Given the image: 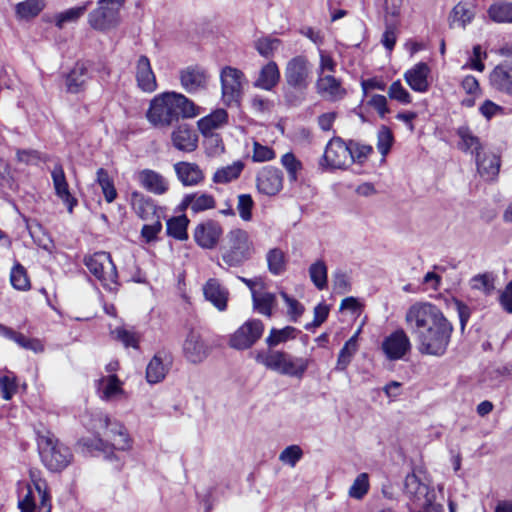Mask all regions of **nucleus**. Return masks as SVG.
Listing matches in <instances>:
<instances>
[{"label": "nucleus", "mask_w": 512, "mask_h": 512, "mask_svg": "<svg viewBox=\"0 0 512 512\" xmlns=\"http://www.w3.org/2000/svg\"><path fill=\"white\" fill-rule=\"evenodd\" d=\"M489 18L496 23H512V2L500 1L488 8Z\"/></svg>", "instance_id": "obj_40"}, {"label": "nucleus", "mask_w": 512, "mask_h": 512, "mask_svg": "<svg viewBox=\"0 0 512 512\" xmlns=\"http://www.w3.org/2000/svg\"><path fill=\"white\" fill-rule=\"evenodd\" d=\"M297 333L298 330L292 326H286L283 329L272 328L269 336L266 338V343L269 347H275L289 339H294Z\"/></svg>", "instance_id": "obj_48"}, {"label": "nucleus", "mask_w": 512, "mask_h": 512, "mask_svg": "<svg viewBox=\"0 0 512 512\" xmlns=\"http://www.w3.org/2000/svg\"><path fill=\"white\" fill-rule=\"evenodd\" d=\"M255 360L267 369L298 379L303 378L311 362L309 358L295 357L278 350L259 351Z\"/></svg>", "instance_id": "obj_4"}, {"label": "nucleus", "mask_w": 512, "mask_h": 512, "mask_svg": "<svg viewBox=\"0 0 512 512\" xmlns=\"http://www.w3.org/2000/svg\"><path fill=\"white\" fill-rule=\"evenodd\" d=\"M101 427H104L106 437L110 440V448L125 451L131 447V439L126 428L118 421L111 420L107 415H101L99 417Z\"/></svg>", "instance_id": "obj_14"}, {"label": "nucleus", "mask_w": 512, "mask_h": 512, "mask_svg": "<svg viewBox=\"0 0 512 512\" xmlns=\"http://www.w3.org/2000/svg\"><path fill=\"white\" fill-rule=\"evenodd\" d=\"M349 150L351 151V164L356 162L359 164L364 163L369 155L373 152L370 145L362 144L355 140L348 141Z\"/></svg>", "instance_id": "obj_49"}, {"label": "nucleus", "mask_w": 512, "mask_h": 512, "mask_svg": "<svg viewBox=\"0 0 512 512\" xmlns=\"http://www.w3.org/2000/svg\"><path fill=\"white\" fill-rule=\"evenodd\" d=\"M168 372V365L164 364L160 353L154 355L146 368V379L150 384L161 382Z\"/></svg>", "instance_id": "obj_37"}, {"label": "nucleus", "mask_w": 512, "mask_h": 512, "mask_svg": "<svg viewBox=\"0 0 512 512\" xmlns=\"http://www.w3.org/2000/svg\"><path fill=\"white\" fill-rule=\"evenodd\" d=\"M121 384L116 375H109L98 381V391L103 399L110 400L123 393Z\"/></svg>", "instance_id": "obj_39"}, {"label": "nucleus", "mask_w": 512, "mask_h": 512, "mask_svg": "<svg viewBox=\"0 0 512 512\" xmlns=\"http://www.w3.org/2000/svg\"><path fill=\"white\" fill-rule=\"evenodd\" d=\"M280 296L283 298L285 303L288 306V314L291 316L293 321H297V319L303 314L304 306L297 301L296 299L290 297L286 292L280 291Z\"/></svg>", "instance_id": "obj_62"}, {"label": "nucleus", "mask_w": 512, "mask_h": 512, "mask_svg": "<svg viewBox=\"0 0 512 512\" xmlns=\"http://www.w3.org/2000/svg\"><path fill=\"white\" fill-rule=\"evenodd\" d=\"M205 300L210 302L218 311H225L228 306L229 290L218 279L210 278L203 285Z\"/></svg>", "instance_id": "obj_21"}, {"label": "nucleus", "mask_w": 512, "mask_h": 512, "mask_svg": "<svg viewBox=\"0 0 512 512\" xmlns=\"http://www.w3.org/2000/svg\"><path fill=\"white\" fill-rule=\"evenodd\" d=\"M281 163L288 173L289 180L296 181L297 173L302 169V163L291 152H288L281 157Z\"/></svg>", "instance_id": "obj_56"}, {"label": "nucleus", "mask_w": 512, "mask_h": 512, "mask_svg": "<svg viewBox=\"0 0 512 512\" xmlns=\"http://www.w3.org/2000/svg\"><path fill=\"white\" fill-rule=\"evenodd\" d=\"M280 80V72L277 64L271 61L264 65L254 82V86L263 90H272Z\"/></svg>", "instance_id": "obj_34"}, {"label": "nucleus", "mask_w": 512, "mask_h": 512, "mask_svg": "<svg viewBox=\"0 0 512 512\" xmlns=\"http://www.w3.org/2000/svg\"><path fill=\"white\" fill-rule=\"evenodd\" d=\"M221 259L228 267H240L253 255V242L247 231L235 228L230 230L221 247Z\"/></svg>", "instance_id": "obj_5"}, {"label": "nucleus", "mask_w": 512, "mask_h": 512, "mask_svg": "<svg viewBox=\"0 0 512 512\" xmlns=\"http://www.w3.org/2000/svg\"><path fill=\"white\" fill-rule=\"evenodd\" d=\"M456 135L459 137L458 148L464 153H471L475 158L481 154L483 145L467 125H462L456 129Z\"/></svg>", "instance_id": "obj_32"}, {"label": "nucleus", "mask_w": 512, "mask_h": 512, "mask_svg": "<svg viewBox=\"0 0 512 512\" xmlns=\"http://www.w3.org/2000/svg\"><path fill=\"white\" fill-rule=\"evenodd\" d=\"M97 183L102 189L105 200L108 203H112L117 198V191L113 180L104 168H99L97 170Z\"/></svg>", "instance_id": "obj_47"}, {"label": "nucleus", "mask_w": 512, "mask_h": 512, "mask_svg": "<svg viewBox=\"0 0 512 512\" xmlns=\"http://www.w3.org/2000/svg\"><path fill=\"white\" fill-rule=\"evenodd\" d=\"M489 81L496 91L512 96V64L497 65L490 73Z\"/></svg>", "instance_id": "obj_27"}, {"label": "nucleus", "mask_w": 512, "mask_h": 512, "mask_svg": "<svg viewBox=\"0 0 512 512\" xmlns=\"http://www.w3.org/2000/svg\"><path fill=\"white\" fill-rule=\"evenodd\" d=\"M404 494L413 512H443V505L437 501L435 489L415 472L405 477Z\"/></svg>", "instance_id": "obj_3"}, {"label": "nucleus", "mask_w": 512, "mask_h": 512, "mask_svg": "<svg viewBox=\"0 0 512 512\" xmlns=\"http://www.w3.org/2000/svg\"><path fill=\"white\" fill-rule=\"evenodd\" d=\"M475 162L478 173L484 179L492 181L498 176L501 165L500 157L498 155L480 154L475 158Z\"/></svg>", "instance_id": "obj_33"}, {"label": "nucleus", "mask_w": 512, "mask_h": 512, "mask_svg": "<svg viewBox=\"0 0 512 512\" xmlns=\"http://www.w3.org/2000/svg\"><path fill=\"white\" fill-rule=\"evenodd\" d=\"M215 207L216 200L213 195L205 192H194L183 196L178 209L179 211L190 209L194 214H197Z\"/></svg>", "instance_id": "obj_23"}, {"label": "nucleus", "mask_w": 512, "mask_h": 512, "mask_svg": "<svg viewBox=\"0 0 512 512\" xmlns=\"http://www.w3.org/2000/svg\"><path fill=\"white\" fill-rule=\"evenodd\" d=\"M53 185L56 195L67 205L68 211L72 213L74 206L77 205V199L69 191V185L66 180L64 169L61 164H56L51 172Z\"/></svg>", "instance_id": "obj_25"}, {"label": "nucleus", "mask_w": 512, "mask_h": 512, "mask_svg": "<svg viewBox=\"0 0 512 512\" xmlns=\"http://www.w3.org/2000/svg\"><path fill=\"white\" fill-rule=\"evenodd\" d=\"M136 80L139 88L145 92H153L157 87L150 60L145 55H141L137 60Z\"/></svg>", "instance_id": "obj_31"}, {"label": "nucleus", "mask_w": 512, "mask_h": 512, "mask_svg": "<svg viewBox=\"0 0 512 512\" xmlns=\"http://www.w3.org/2000/svg\"><path fill=\"white\" fill-rule=\"evenodd\" d=\"M91 1H87L84 4L69 8L63 12L58 13L55 16V24L58 28H63L66 23H74L78 21L87 11L91 5Z\"/></svg>", "instance_id": "obj_42"}, {"label": "nucleus", "mask_w": 512, "mask_h": 512, "mask_svg": "<svg viewBox=\"0 0 512 512\" xmlns=\"http://www.w3.org/2000/svg\"><path fill=\"white\" fill-rule=\"evenodd\" d=\"M253 306L261 314L271 317L272 310L277 304L276 295L271 292L253 291Z\"/></svg>", "instance_id": "obj_38"}, {"label": "nucleus", "mask_w": 512, "mask_h": 512, "mask_svg": "<svg viewBox=\"0 0 512 512\" xmlns=\"http://www.w3.org/2000/svg\"><path fill=\"white\" fill-rule=\"evenodd\" d=\"M263 331L261 320H248L230 336L229 345L236 350L249 349L261 338Z\"/></svg>", "instance_id": "obj_13"}, {"label": "nucleus", "mask_w": 512, "mask_h": 512, "mask_svg": "<svg viewBox=\"0 0 512 512\" xmlns=\"http://www.w3.org/2000/svg\"><path fill=\"white\" fill-rule=\"evenodd\" d=\"M130 202L135 213L143 220H150L160 216L154 200L141 192L133 191Z\"/></svg>", "instance_id": "obj_29"}, {"label": "nucleus", "mask_w": 512, "mask_h": 512, "mask_svg": "<svg viewBox=\"0 0 512 512\" xmlns=\"http://www.w3.org/2000/svg\"><path fill=\"white\" fill-rule=\"evenodd\" d=\"M222 233V227L218 222L207 220L196 226L193 237L200 247L212 249L217 245Z\"/></svg>", "instance_id": "obj_19"}, {"label": "nucleus", "mask_w": 512, "mask_h": 512, "mask_svg": "<svg viewBox=\"0 0 512 512\" xmlns=\"http://www.w3.org/2000/svg\"><path fill=\"white\" fill-rule=\"evenodd\" d=\"M114 333L116 334V338L121 341L125 347L138 348V337L134 332L118 328Z\"/></svg>", "instance_id": "obj_64"}, {"label": "nucleus", "mask_w": 512, "mask_h": 512, "mask_svg": "<svg viewBox=\"0 0 512 512\" xmlns=\"http://www.w3.org/2000/svg\"><path fill=\"white\" fill-rule=\"evenodd\" d=\"M152 223L143 225L141 229V236L145 239L147 243L155 241L157 239V235L162 230L161 217L157 216L154 219H151Z\"/></svg>", "instance_id": "obj_59"}, {"label": "nucleus", "mask_w": 512, "mask_h": 512, "mask_svg": "<svg viewBox=\"0 0 512 512\" xmlns=\"http://www.w3.org/2000/svg\"><path fill=\"white\" fill-rule=\"evenodd\" d=\"M124 3L125 0H99L98 7L88 15L90 26L101 31L115 26Z\"/></svg>", "instance_id": "obj_8"}, {"label": "nucleus", "mask_w": 512, "mask_h": 512, "mask_svg": "<svg viewBox=\"0 0 512 512\" xmlns=\"http://www.w3.org/2000/svg\"><path fill=\"white\" fill-rule=\"evenodd\" d=\"M284 76L288 87L305 92L311 76V64L307 57L298 55L291 58L286 64Z\"/></svg>", "instance_id": "obj_9"}, {"label": "nucleus", "mask_w": 512, "mask_h": 512, "mask_svg": "<svg viewBox=\"0 0 512 512\" xmlns=\"http://www.w3.org/2000/svg\"><path fill=\"white\" fill-rule=\"evenodd\" d=\"M78 445L82 448V451L86 453L93 454L95 452H101L107 459H111L113 456L109 442L104 441L98 436L83 437L78 441Z\"/></svg>", "instance_id": "obj_36"}, {"label": "nucleus", "mask_w": 512, "mask_h": 512, "mask_svg": "<svg viewBox=\"0 0 512 512\" xmlns=\"http://www.w3.org/2000/svg\"><path fill=\"white\" fill-rule=\"evenodd\" d=\"M309 274L319 290H323L327 286V267L323 261L313 263L309 268Z\"/></svg>", "instance_id": "obj_50"}, {"label": "nucleus", "mask_w": 512, "mask_h": 512, "mask_svg": "<svg viewBox=\"0 0 512 512\" xmlns=\"http://www.w3.org/2000/svg\"><path fill=\"white\" fill-rule=\"evenodd\" d=\"M208 74L200 66H188L180 71V83L189 94L205 90L208 84Z\"/></svg>", "instance_id": "obj_18"}, {"label": "nucleus", "mask_w": 512, "mask_h": 512, "mask_svg": "<svg viewBox=\"0 0 512 512\" xmlns=\"http://www.w3.org/2000/svg\"><path fill=\"white\" fill-rule=\"evenodd\" d=\"M392 143L393 134L391 130L386 126H382V128L378 132L377 148L379 152L383 156H386L392 146Z\"/></svg>", "instance_id": "obj_61"}, {"label": "nucleus", "mask_w": 512, "mask_h": 512, "mask_svg": "<svg viewBox=\"0 0 512 512\" xmlns=\"http://www.w3.org/2000/svg\"><path fill=\"white\" fill-rule=\"evenodd\" d=\"M369 489V480L366 473L359 474L349 489V496L354 499L363 498Z\"/></svg>", "instance_id": "obj_54"}, {"label": "nucleus", "mask_w": 512, "mask_h": 512, "mask_svg": "<svg viewBox=\"0 0 512 512\" xmlns=\"http://www.w3.org/2000/svg\"><path fill=\"white\" fill-rule=\"evenodd\" d=\"M173 146L182 152L190 153L198 146V136L188 124H180L171 133Z\"/></svg>", "instance_id": "obj_24"}, {"label": "nucleus", "mask_w": 512, "mask_h": 512, "mask_svg": "<svg viewBox=\"0 0 512 512\" xmlns=\"http://www.w3.org/2000/svg\"><path fill=\"white\" fill-rule=\"evenodd\" d=\"M244 74L239 69L226 66L221 70L222 100L227 106H237L242 97Z\"/></svg>", "instance_id": "obj_10"}, {"label": "nucleus", "mask_w": 512, "mask_h": 512, "mask_svg": "<svg viewBox=\"0 0 512 512\" xmlns=\"http://www.w3.org/2000/svg\"><path fill=\"white\" fill-rule=\"evenodd\" d=\"M280 40L277 38H261L256 42V49L260 55L268 58L273 55L274 51L278 49Z\"/></svg>", "instance_id": "obj_58"}, {"label": "nucleus", "mask_w": 512, "mask_h": 512, "mask_svg": "<svg viewBox=\"0 0 512 512\" xmlns=\"http://www.w3.org/2000/svg\"><path fill=\"white\" fill-rule=\"evenodd\" d=\"M254 205V201L250 194H240L238 196L237 210L243 221L252 220V209L254 208Z\"/></svg>", "instance_id": "obj_55"}, {"label": "nucleus", "mask_w": 512, "mask_h": 512, "mask_svg": "<svg viewBox=\"0 0 512 512\" xmlns=\"http://www.w3.org/2000/svg\"><path fill=\"white\" fill-rule=\"evenodd\" d=\"M388 95L391 99H395L403 104H409L411 102L409 92L403 87L399 80L394 81L390 85Z\"/></svg>", "instance_id": "obj_60"}, {"label": "nucleus", "mask_w": 512, "mask_h": 512, "mask_svg": "<svg viewBox=\"0 0 512 512\" xmlns=\"http://www.w3.org/2000/svg\"><path fill=\"white\" fill-rule=\"evenodd\" d=\"M243 168L244 164L241 161H236L231 165L217 169L212 180L217 184L229 183L240 176Z\"/></svg>", "instance_id": "obj_41"}, {"label": "nucleus", "mask_w": 512, "mask_h": 512, "mask_svg": "<svg viewBox=\"0 0 512 512\" xmlns=\"http://www.w3.org/2000/svg\"><path fill=\"white\" fill-rule=\"evenodd\" d=\"M31 477H34L33 474H31ZM32 482L38 494L39 503L36 504L32 487L27 485L26 495L18 502L21 512H51V497L47 490L46 481L40 478H32Z\"/></svg>", "instance_id": "obj_12"}, {"label": "nucleus", "mask_w": 512, "mask_h": 512, "mask_svg": "<svg viewBox=\"0 0 512 512\" xmlns=\"http://www.w3.org/2000/svg\"><path fill=\"white\" fill-rule=\"evenodd\" d=\"M405 321L417 340L421 354L437 357L445 354L453 325L440 308L428 302H416L408 308Z\"/></svg>", "instance_id": "obj_1"}, {"label": "nucleus", "mask_w": 512, "mask_h": 512, "mask_svg": "<svg viewBox=\"0 0 512 512\" xmlns=\"http://www.w3.org/2000/svg\"><path fill=\"white\" fill-rule=\"evenodd\" d=\"M471 287L489 295L495 289L494 277L491 273L478 274L471 279Z\"/></svg>", "instance_id": "obj_53"}, {"label": "nucleus", "mask_w": 512, "mask_h": 512, "mask_svg": "<svg viewBox=\"0 0 512 512\" xmlns=\"http://www.w3.org/2000/svg\"><path fill=\"white\" fill-rule=\"evenodd\" d=\"M429 74V66L424 62H419L413 68L406 71L404 78L412 90L424 93L429 89Z\"/></svg>", "instance_id": "obj_28"}, {"label": "nucleus", "mask_w": 512, "mask_h": 512, "mask_svg": "<svg viewBox=\"0 0 512 512\" xmlns=\"http://www.w3.org/2000/svg\"><path fill=\"white\" fill-rule=\"evenodd\" d=\"M10 281L12 286L17 290L25 291L30 288V281L26 270L19 263L15 264L11 270Z\"/></svg>", "instance_id": "obj_51"}, {"label": "nucleus", "mask_w": 512, "mask_h": 512, "mask_svg": "<svg viewBox=\"0 0 512 512\" xmlns=\"http://www.w3.org/2000/svg\"><path fill=\"white\" fill-rule=\"evenodd\" d=\"M274 157L275 153L270 147L254 142L252 156L254 162H265L273 159Z\"/></svg>", "instance_id": "obj_63"}, {"label": "nucleus", "mask_w": 512, "mask_h": 512, "mask_svg": "<svg viewBox=\"0 0 512 512\" xmlns=\"http://www.w3.org/2000/svg\"><path fill=\"white\" fill-rule=\"evenodd\" d=\"M173 168L177 179L185 187L197 186L205 179L204 172L196 163L180 161Z\"/></svg>", "instance_id": "obj_22"}, {"label": "nucleus", "mask_w": 512, "mask_h": 512, "mask_svg": "<svg viewBox=\"0 0 512 512\" xmlns=\"http://www.w3.org/2000/svg\"><path fill=\"white\" fill-rule=\"evenodd\" d=\"M228 120V114L224 109H217L211 114L201 118L198 122V128L203 135L212 133L213 130L223 126Z\"/></svg>", "instance_id": "obj_35"}, {"label": "nucleus", "mask_w": 512, "mask_h": 512, "mask_svg": "<svg viewBox=\"0 0 512 512\" xmlns=\"http://www.w3.org/2000/svg\"><path fill=\"white\" fill-rule=\"evenodd\" d=\"M283 187V174L274 167H264L257 175V189L260 193L273 196Z\"/></svg>", "instance_id": "obj_20"}, {"label": "nucleus", "mask_w": 512, "mask_h": 512, "mask_svg": "<svg viewBox=\"0 0 512 512\" xmlns=\"http://www.w3.org/2000/svg\"><path fill=\"white\" fill-rule=\"evenodd\" d=\"M185 358L194 364L203 362L209 355V347L203 341L200 332L191 328L182 345Z\"/></svg>", "instance_id": "obj_15"}, {"label": "nucleus", "mask_w": 512, "mask_h": 512, "mask_svg": "<svg viewBox=\"0 0 512 512\" xmlns=\"http://www.w3.org/2000/svg\"><path fill=\"white\" fill-rule=\"evenodd\" d=\"M411 349L410 340L403 329H398L382 342V350L389 360L402 359Z\"/></svg>", "instance_id": "obj_16"}, {"label": "nucleus", "mask_w": 512, "mask_h": 512, "mask_svg": "<svg viewBox=\"0 0 512 512\" xmlns=\"http://www.w3.org/2000/svg\"><path fill=\"white\" fill-rule=\"evenodd\" d=\"M45 7L43 0H25L16 4V15L20 19H31L36 17Z\"/></svg>", "instance_id": "obj_45"}, {"label": "nucleus", "mask_w": 512, "mask_h": 512, "mask_svg": "<svg viewBox=\"0 0 512 512\" xmlns=\"http://www.w3.org/2000/svg\"><path fill=\"white\" fill-rule=\"evenodd\" d=\"M89 272L97 278L105 288L113 290L117 285L118 273L111 255L107 252H96L84 259Z\"/></svg>", "instance_id": "obj_7"}, {"label": "nucleus", "mask_w": 512, "mask_h": 512, "mask_svg": "<svg viewBox=\"0 0 512 512\" xmlns=\"http://www.w3.org/2000/svg\"><path fill=\"white\" fill-rule=\"evenodd\" d=\"M452 22H458L461 27H465L474 18V11L467 3H458L452 10Z\"/></svg>", "instance_id": "obj_52"}, {"label": "nucleus", "mask_w": 512, "mask_h": 512, "mask_svg": "<svg viewBox=\"0 0 512 512\" xmlns=\"http://www.w3.org/2000/svg\"><path fill=\"white\" fill-rule=\"evenodd\" d=\"M189 222L186 215L170 218L167 221V234L180 241L188 239L187 228Z\"/></svg>", "instance_id": "obj_44"}, {"label": "nucleus", "mask_w": 512, "mask_h": 512, "mask_svg": "<svg viewBox=\"0 0 512 512\" xmlns=\"http://www.w3.org/2000/svg\"><path fill=\"white\" fill-rule=\"evenodd\" d=\"M315 88L322 98L330 102L340 101L347 95V90L343 87L342 81L330 74H319Z\"/></svg>", "instance_id": "obj_17"}, {"label": "nucleus", "mask_w": 512, "mask_h": 512, "mask_svg": "<svg viewBox=\"0 0 512 512\" xmlns=\"http://www.w3.org/2000/svg\"><path fill=\"white\" fill-rule=\"evenodd\" d=\"M90 78L88 68L84 62L78 61L66 75L65 85L68 93L77 94L85 89Z\"/></svg>", "instance_id": "obj_30"}, {"label": "nucleus", "mask_w": 512, "mask_h": 512, "mask_svg": "<svg viewBox=\"0 0 512 512\" xmlns=\"http://www.w3.org/2000/svg\"><path fill=\"white\" fill-rule=\"evenodd\" d=\"M303 451L298 445H291L286 447L279 455V460L285 464L294 467L297 462L302 458Z\"/></svg>", "instance_id": "obj_57"}, {"label": "nucleus", "mask_w": 512, "mask_h": 512, "mask_svg": "<svg viewBox=\"0 0 512 512\" xmlns=\"http://www.w3.org/2000/svg\"><path fill=\"white\" fill-rule=\"evenodd\" d=\"M200 107L185 95L168 91L155 96L146 113L147 120L157 128H168L180 119L195 118Z\"/></svg>", "instance_id": "obj_2"}, {"label": "nucleus", "mask_w": 512, "mask_h": 512, "mask_svg": "<svg viewBox=\"0 0 512 512\" xmlns=\"http://www.w3.org/2000/svg\"><path fill=\"white\" fill-rule=\"evenodd\" d=\"M268 270L273 275H281L286 271V258L284 252L279 248H273L266 255Z\"/></svg>", "instance_id": "obj_46"}, {"label": "nucleus", "mask_w": 512, "mask_h": 512, "mask_svg": "<svg viewBox=\"0 0 512 512\" xmlns=\"http://www.w3.org/2000/svg\"><path fill=\"white\" fill-rule=\"evenodd\" d=\"M38 449L43 464L53 472L65 469L71 462V450L50 432L38 436Z\"/></svg>", "instance_id": "obj_6"}, {"label": "nucleus", "mask_w": 512, "mask_h": 512, "mask_svg": "<svg viewBox=\"0 0 512 512\" xmlns=\"http://www.w3.org/2000/svg\"><path fill=\"white\" fill-rule=\"evenodd\" d=\"M139 184L155 195H163L169 190L168 180L160 173L151 170L143 169L137 175Z\"/></svg>", "instance_id": "obj_26"}, {"label": "nucleus", "mask_w": 512, "mask_h": 512, "mask_svg": "<svg viewBox=\"0 0 512 512\" xmlns=\"http://www.w3.org/2000/svg\"><path fill=\"white\" fill-rule=\"evenodd\" d=\"M351 165V151L348 142L333 137L326 145L320 166L331 169H345Z\"/></svg>", "instance_id": "obj_11"}, {"label": "nucleus", "mask_w": 512, "mask_h": 512, "mask_svg": "<svg viewBox=\"0 0 512 512\" xmlns=\"http://www.w3.org/2000/svg\"><path fill=\"white\" fill-rule=\"evenodd\" d=\"M359 331H357L349 340L346 341L344 346L339 352L338 360L335 369L338 371H344L350 364L353 355L358 349L357 337Z\"/></svg>", "instance_id": "obj_43"}]
</instances>
